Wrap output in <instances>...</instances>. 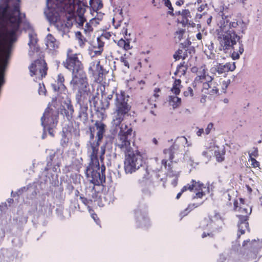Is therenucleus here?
Here are the masks:
<instances>
[{
	"label": "nucleus",
	"mask_w": 262,
	"mask_h": 262,
	"mask_svg": "<svg viewBox=\"0 0 262 262\" xmlns=\"http://www.w3.org/2000/svg\"><path fill=\"white\" fill-rule=\"evenodd\" d=\"M249 21L242 19L230 20L227 16L222 17L219 27L216 30L219 50L224 53L230 54L233 60L239 58L244 51V45L239 34H245Z\"/></svg>",
	"instance_id": "f257e3e1"
},
{
	"label": "nucleus",
	"mask_w": 262,
	"mask_h": 262,
	"mask_svg": "<svg viewBox=\"0 0 262 262\" xmlns=\"http://www.w3.org/2000/svg\"><path fill=\"white\" fill-rule=\"evenodd\" d=\"M106 125L101 121H96L93 125L90 126L88 133L90 139L87 143L88 154L90 162L85 170V174L95 184H101L105 180V166L100 167L99 157L101 161L105 151V146H101L100 155H99L100 143L106 132Z\"/></svg>",
	"instance_id": "f03ea898"
},
{
	"label": "nucleus",
	"mask_w": 262,
	"mask_h": 262,
	"mask_svg": "<svg viewBox=\"0 0 262 262\" xmlns=\"http://www.w3.org/2000/svg\"><path fill=\"white\" fill-rule=\"evenodd\" d=\"M115 99V107L113 114L112 125L116 128L120 129L115 144L116 147H118L124 154L130 152L132 149L130 143L132 137L133 129L127 125L124 127L120 126L121 122L123 121L126 115L130 110L131 106L128 103V96L126 97L124 92L120 94L116 93Z\"/></svg>",
	"instance_id": "7ed1b4c3"
},
{
	"label": "nucleus",
	"mask_w": 262,
	"mask_h": 262,
	"mask_svg": "<svg viewBox=\"0 0 262 262\" xmlns=\"http://www.w3.org/2000/svg\"><path fill=\"white\" fill-rule=\"evenodd\" d=\"M71 52V50H68L66 61L63 62L64 67L72 73V79L70 84L73 90L77 89V92H90L87 78L83 71L82 64L79 60L77 54H70Z\"/></svg>",
	"instance_id": "20e7f679"
},
{
	"label": "nucleus",
	"mask_w": 262,
	"mask_h": 262,
	"mask_svg": "<svg viewBox=\"0 0 262 262\" xmlns=\"http://www.w3.org/2000/svg\"><path fill=\"white\" fill-rule=\"evenodd\" d=\"M245 203L244 199L240 198L239 202L236 200L234 202V210L238 212L239 214H236V217L238 219L237 226L238 233L237 237H239L242 234L245 232V230H249L248 219L250 214L252 212V208Z\"/></svg>",
	"instance_id": "39448f33"
},
{
	"label": "nucleus",
	"mask_w": 262,
	"mask_h": 262,
	"mask_svg": "<svg viewBox=\"0 0 262 262\" xmlns=\"http://www.w3.org/2000/svg\"><path fill=\"white\" fill-rule=\"evenodd\" d=\"M143 165V156L138 150L125 153L124 171L131 174L140 169Z\"/></svg>",
	"instance_id": "423d86ee"
},
{
	"label": "nucleus",
	"mask_w": 262,
	"mask_h": 262,
	"mask_svg": "<svg viewBox=\"0 0 262 262\" xmlns=\"http://www.w3.org/2000/svg\"><path fill=\"white\" fill-rule=\"evenodd\" d=\"M47 17L50 23H54L55 26L61 32L62 35L68 32L69 28L73 25V18L66 17V19H61L60 16L57 13L49 12L47 14Z\"/></svg>",
	"instance_id": "0eeeda50"
},
{
	"label": "nucleus",
	"mask_w": 262,
	"mask_h": 262,
	"mask_svg": "<svg viewBox=\"0 0 262 262\" xmlns=\"http://www.w3.org/2000/svg\"><path fill=\"white\" fill-rule=\"evenodd\" d=\"M49 156L47 158V165L45 170L48 171L52 169L54 172L60 171V165L61 164V159L62 153L60 149H57L49 150Z\"/></svg>",
	"instance_id": "6e6552de"
},
{
	"label": "nucleus",
	"mask_w": 262,
	"mask_h": 262,
	"mask_svg": "<svg viewBox=\"0 0 262 262\" xmlns=\"http://www.w3.org/2000/svg\"><path fill=\"white\" fill-rule=\"evenodd\" d=\"M59 6L62 8L64 11L70 14L74 12L77 9V12L79 15H82L85 11L84 5L80 1L75 4V0H56Z\"/></svg>",
	"instance_id": "1a4fd4ad"
},
{
	"label": "nucleus",
	"mask_w": 262,
	"mask_h": 262,
	"mask_svg": "<svg viewBox=\"0 0 262 262\" xmlns=\"http://www.w3.org/2000/svg\"><path fill=\"white\" fill-rule=\"evenodd\" d=\"M31 76L38 75L39 79L45 77L47 73V63L43 59L35 60L29 67Z\"/></svg>",
	"instance_id": "9d476101"
},
{
	"label": "nucleus",
	"mask_w": 262,
	"mask_h": 262,
	"mask_svg": "<svg viewBox=\"0 0 262 262\" xmlns=\"http://www.w3.org/2000/svg\"><path fill=\"white\" fill-rule=\"evenodd\" d=\"M58 117V112L55 107L53 108L48 106L41 118V124L43 130H45L47 127L50 126L53 122L55 123V125H56Z\"/></svg>",
	"instance_id": "9b49d317"
},
{
	"label": "nucleus",
	"mask_w": 262,
	"mask_h": 262,
	"mask_svg": "<svg viewBox=\"0 0 262 262\" xmlns=\"http://www.w3.org/2000/svg\"><path fill=\"white\" fill-rule=\"evenodd\" d=\"M177 149V146L175 144H173L169 148L165 149L163 150L164 154L166 155H168L167 157L169 161H170V163L167 164V160L166 159H163L161 161V164L162 166H164L166 169H167L168 171V175L170 177H173L175 176L172 170L171 163H172L173 160L174 159V154Z\"/></svg>",
	"instance_id": "f8f14e48"
},
{
	"label": "nucleus",
	"mask_w": 262,
	"mask_h": 262,
	"mask_svg": "<svg viewBox=\"0 0 262 262\" xmlns=\"http://www.w3.org/2000/svg\"><path fill=\"white\" fill-rule=\"evenodd\" d=\"M135 213L137 226L139 227H147L150 225L149 220L147 215L146 207L142 209L138 208L135 210Z\"/></svg>",
	"instance_id": "ddd939ff"
},
{
	"label": "nucleus",
	"mask_w": 262,
	"mask_h": 262,
	"mask_svg": "<svg viewBox=\"0 0 262 262\" xmlns=\"http://www.w3.org/2000/svg\"><path fill=\"white\" fill-rule=\"evenodd\" d=\"M89 102L93 105L96 112H101V114H103L101 111H104L110 105V102L107 99H102L99 100L97 95H93L91 99L89 100Z\"/></svg>",
	"instance_id": "4468645a"
},
{
	"label": "nucleus",
	"mask_w": 262,
	"mask_h": 262,
	"mask_svg": "<svg viewBox=\"0 0 262 262\" xmlns=\"http://www.w3.org/2000/svg\"><path fill=\"white\" fill-rule=\"evenodd\" d=\"M236 68L235 62H227L225 64L217 63L214 67L211 69L212 73L217 72L219 75L225 74L227 72L233 71Z\"/></svg>",
	"instance_id": "2eb2a0df"
},
{
	"label": "nucleus",
	"mask_w": 262,
	"mask_h": 262,
	"mask_svg": "<svg viewBox=\"0 0 262 262\" xmlns=\"http://www.w3.org/2000/svg\"><path fill=\"white\" fill-rule=\"evenodd\" d=\"M29 41L28 45L30 48L29 51V55L32 56L35 52H38L39 48L37 45L38 39L37 38L36 34L33 31H31L29 33Z\"/></svg>",
	"instance_id": "dca6fc26"
},
{
	"label": "nucleus",
	"mask_w": 262,
	"mask_h": 262,
	"mask_svg": "<svg viewBox=\"0 0 262 262\" xmlns=\"http://www.w3.org/2000/svg\"><path fill=\"white\" fill-rule=\"evenodd\" d=\"M63 108L61 110V113L69 121H72L73 118L74 108L70 99L65 101Z\"/></svg>",
	"instance_id": "f3484780"
},
{
	"label": "nucleus",
	"mask_w": 262,
	"mask_h": 262,
	"mask_svg": "<svg viewBox=\"0 0 262 262\" xmlns=\"http://www.w3.org/2000/svg\"><path fill=\"white\" fill-rule=\"evenodd\" d=\"M64 78L62 74L58 75L57 80L54 83L51 84V86L54 92L59 93H64L66 91V87L64 84Z\"/></svg>",
	"instance_id": "a211bd4d"
},
{
	"label": "nucleus",
	"mask_w": 262,
	"mask_h": 262,
	"mask_svg": "<svg viewBox=\"0 0 262 262\" xmlns=\"http://www.w3.org/2000/svg\"><path fill=\"white\" fill-rule=\"evenodd\" d=\"M141 168L138 172L141 176V178L138 179V182L140 186H143L145 184H150L149 180L150 178V176L147 166L143 165Z\"/></svg>",
	"instance_id": "6ab92c4d"
},
{
	"label": "nucleus",
	"mask_w": 262,
	"mask_h": 262,
	"mask_svg": "<svg viewBox=\"0 0 262 262\" xmlns=\"http://www.w3.org/2000/svg\"><path fill=\"white\" fill-rule=\"evenodd\" d=\"M90 93V91L86 92H77L76 94V104L79 106H88L89 100L91 99L89 97Z\"/></svg>",
	"instance_id": "aec40b11"
},
{
	"label": "nucleus",
	"mask_w": 262,
	"mask_h": 262,
	"mask_svg": "<svg viewBox=\"0 0 262 262\" xmlns=\"http://www.w3.org/2000/svg\"><path fill=\"white\" fill-rule=\"evenodd\" d=\"M247 246L249 250L255 252L261 248L262 239L260 240L257 239L252 241H250V239L244 241L243 243V246L245 247Z\"/></svg>",
	"instance_id": "412c9836"
},
{
	"label": "nucleus",
	"mask_w": 262,
	"mask_h": 262,
	"mask_svg": "<svg viewBox=\"0 0 262 262\" xmlns=\"http://www.w3.org/2000/svg\"><path fill=\"white\" fill-rule=\"evenodd\" d=\"M14 253L12 250L3 249L0 252V262H13Z\"/></svg>",
	"instance_id": "4be33fe9"
},
{
	"label": "nucleus",
	"mask_w": 262,
	"mask_h": 262,
	"mask_svg": "<svg viewBox=\"0 0 262 262\" xmlns=\"http://www.w3.org/2000/svg\"><path fill=\"white\" fill-rule=\"evenodd\" d=\"M85 176H86L85 175ZM87 179L90 181V182L92 183L94 185L92 186H90L89 188L87 189L86 190V194L89 195V197L90 199H91V200L92 202L93 201H96L99 198V192L97 191L95 189V185L97 186H100L102 185L103 186H104V183H105V179L104 180V182L102 183V184H95L93 182L91 181V180L89 179L87 177H86Z\"/></svg>",
	"instance_id": "5701e85b"
},
{
	"label": "nucleus",
	"mask_w": 262,
	"mask_h": 262,
	"mask_svg": "<svg viewBox=\"0 0 262 262\" xmlns=\"http://www.w3.org/2000/svg\"><path fill=\"white\" fill-rule=\"evenodd\" d=\"M59 41L51 34H48L46 37V45L51 51H55L59 47Z\"/></svg>",
	"instance_id": "b1692460"
},
{
	"label": "nucleus",
	"mask_w": 262,
	"mask_h": 262,
	"mask_svg": "<svg viewBox=\"0 0 262 262\" xmlns=\"http://www.w3.org/2000/svg\"><path fill=\"white\" fill-rule=\"evenodd\" d=\"M77 119L86 124L89 121L88 106H79Z\"/></svg>",
	"instance_id": "393cba45"
},
{
	"label": "nucleus",
	"mask_w": 262,
	"mask_h": 262,
	"mask_svg": "<svg viewBox=\"0 0 262 262\" xmlns=\"http://www.w3.org/2000/svg\"><path fill=\"white\" fill-rule=\"evenodd\" d=\"M38 209L42 212H47L48 210L50 211L52 209V204L48 200L46 199L44 194L42 195L41 200L39 202Z\"/></svg>",
	"instance_id": "a878e982"
},
{
	"label": "nucleus",
	"mask_w": 262,
	"mask_h": 262,
	"mask_svg": "<svg viewBox=\"0 0 262 262\" xmlns=\"http://www.w3.org/2000/svg\"><path fill=\"white\" fill-rule=\"evenodd\" d=\"M62 132L71 136H77L79 133L78 130L74 127L72 121H69V123L63 127Z\"/></svg>",
	"instance_id": "bb28decb"
},
{
	"label": "nucleus",
	"mask_w": 262,
	"mask_h": 262,
	"mask_svg": "<svg viewBox=\"0 0 262 262\" xmlns=\"http://www.w3.org/2000/svg\"><path fill=\"white\" fill-rule=\"evenodd\" d=\"M181 80L180 79H175L174 82L172 84V86L170 89V91L177 96L179 95L181 92Z\"/></svg>",
	"instance_id": "cd10ccee"
},
{
	"label": "nucleus",
	"mask_w": 262,
	"mask_h": 262,
	"mask_svg": "<svg viewBox=\"0 0 262 262\" xmlns=\"http://www.w3.org/2000/svg\"><path fill=\"white\" fill-rule=\"evenodd\" d=\"M125 39L121 38L118 41V46L123 48L124 50L127 51L131 49L132 47L130 45L129 39L125 37Z\"/></svg>",
	"instance_id": "c85d7f7f"
},
{
	"label": "nucleus",
	"mask_w": 262,
	"mask_h": 262,
	"mask_svg": "<svg viewBox=\"0 0 262 262\" xmlns=\"http://www.w3.org/2000/svg\"><path fill=\"white\" fill-rule=\"evenodd\" d=\"M90 5L91 9L95 12H97L103 7L101 0H90Z\"/></svg>",
	"instance_id": "c756f323"
},
{
	"label": "nucleus",
	"mask_w": 262,
	"mask_h": 262,
	"mask_svg": "<svg viewBox=\"0 0 262 262\" xmlns=\"http://www.w3.org/2000/svg\"><path fill=\"white\" fill-rule=\"evenodd\" d=\"M169 102L173 108L179 107L181 103V99L177 96H169Z\"/></svg>",
	"instance_id": "7c9ffc66"
},
{
	"label": "nucleus",
	"mask_w": 262,
	"mask_h": 262,
	"mask_svg": "<svg viewBox=\"0 0 262 262\" xmlns=\"http://www.w3.org/2000/svg\"><path fill=\"white\" fill-rule=\"evenodd\" d=\"M203 203V202H202L200 203H192L189 204L187 207L181 212V215L182 217L187 215L189 213V212H190L191 210L200 206Z\"/></svg>",
	"instance_id": "2f4dec72"
},
{
	"label": "nucleus",
	"mask_w": 262,
	"mask_h": 262,
	"mask_svg": "<svg viewBox=\"0 0 262 262\" xmlns=\"http://www.w3.org/2000/svg\"><path fill=\"white\" fill-rule=\"evenodd\" d=\"M187 185H192V189L189 190L190 191H192L193 189L197 191H202L203 188H205L203 183L200 181L196 182L194 180H191V184H187Z\"/></svg>",
	"instance_id": "473e14b6"
},
{
	"label": "nucleus",
	"mask_w": 262,
	"mask_h": 262,
	"mask_svg": "<svg viewBox=\"0 0 262 262\" xmlns=\"http://www.w3.org/2000/svg\"><path fill=\"white\" fill-rule=\"evenodd\" d=\"M149 184L144 185L143 186H141L142 195L143 198H147L151 195L152 192L149 187Z\"/></svg>",
	"instance_id": "72a5a7b5"
},
{
	"label": "nucleus",
	"mask_w": 262,
	"mask_h": 262,
	"mask_svg": "<svg viewBox=\"0 0 262 262\" xmlns=\"http://www.w3.org/2000/svg\"><path fill=\"white\" fill-rule=\"evenodd\" d=\"M31 187H30L29 191L31 193V198L33 199L35 198L38 193H39V189L37 188L38 183L34 182L32 184H30Z\"/></svg>",
	"instance_id": "f704fd0d"
},
{
	"label": "nucleus",
	"mask_w": 262,
	"mask_h": 262,
	"mask_svg": "<svg viewBox=\"0 0 262 262\" xmlns=\"http://www.w3.org/2000/svg\"><path fill=\"white\" fill-rule=\"evenodd\" d=\"M187 70V65L185 64V62L183 61V62H181L180 64L177 66L174 74L176 75L177 73H180L181 75H184Z\"/></svg>",
	"instance_id": "c9c22d12"
},
{
	"label": "nucleus",
	"mask_w": 262,
	"mask_h": 262,
	"mask_svg": "<svg viewBox=\"0 0 262 262\" xmlns=\"http://www.w3.org/2000/svg\"><path fill=\"white\" fill-rule=\"evenodd\" d=\"M97 45L98 50L95 51V55H100L103 51V47L104 45V39L103 38H101V36H99L97 38Z\"/></svg>",
	"instance_id": "e433bc0d"
},
{
	"label": "nucleus",
	"mask_w": 262,
	"mask_h": 262,
	"mask_svg": "<svg viewBox=\"0 0 262 262\" xmlns=\"http://www.w3.org/2000/svg\"><path fill=\"white\" fill-rule=\"evenodd\" d=\"M96 21V19L95 18H93L90 20V23H86L84 28V32L86 35H90L91 33L93 31V30L91 24H93L94 22Z\"/></svg>",
	"instance_id": "4c0bfd02"
},
{
	"label": "nucleus",
	"mask_w": 262,
	"mask_h": 262,
	"mask_svg": "<svg viewBox=\"0 0 262 262\" xmlns=\"http://www.w3.org/2000/svg\"><path fill=\"white\" fill-rule=\"evenodd\" d=\"M70 136L71 135L62 131L60 144L62 147H64L67 146Z\"/></svg>",
	"instance_id": "58836bf2"
},
{
	"label": "nucleus",
	"mask_w": 262,
	"mask_h": 262,
	"mask_svg": "<svg viewBox=\"0 0 262 262\" xmlns=\"http://www.w3.org/2000/svg\"><path fill=\"white\" fill-rule=\"evenodd\" d=\"M181 15L183 19L181 21V23L185 25L187 23L188 17H190V13L188 9H184L182 11Z\"/></svg>",
	"instance_id": "ea45409f"
},
{
	"label": "nucleus",
	"mask_w": 262,
	"mask_h": 262,
	"mask_svg": "<svg viewBox=\"0 0 262 262\" xmlns=\"http://www.w3.org/2000/svg\"><path fill=\"white\" fill-rule=\"evenodd\" d=\"M80 174H72L70 176V179L71 181L70 182H72L76 186H79L80 185Z\"/></svg>",
	"instance_id": "a19ab883"
},
{
	"label": "nucleus",
	"mask_w": 262,
	"mask_h": 262,
	"mask_svg": "<svg viewBox=\"0 0 262 262\" xmlns=\"http://www.w3.org/2000/svg\"><path fill=\"white\" fill-rule=\"evenodd\" d=\"M199 18H202V19L206 21L208 26L210 25L212 17L210 14H208L207 13H203L202 15L201 14H197L196 15Z\"/></svg>",
	"instance_id": "79ce46f5"
},
{
	"label": "nucleus",
	"mask_w": 262,
	"mask_h": 262,
	"mask_svg": "<svg viewBox=\"0 0 262 262\" xmlns=\"http://www.w3.org/2000/svg\"><path fill=\"white\" fill-rule=\"evenodd\" d=\"M76 21V25L78 28H81L83 27L84 23L86 21L85 18L82 15H79L78 17L75 18Z\"/></svg>",
	"instance_id": "37998d69"
},
{
	"label": "nucleus",
	"mask_w": 262,
	"mask_h": 262,
	"mask_svg": "<svg viewBox=\"0 0 262 262\" xmlns=\"http://www.w3.org/2000/svg\"><path fill=\"white\" fill-rule=\"evenodd\" d=\"M120 61L124 64V66L127 67L128 69L129 68V63L128 55L124 54L123 55L121 56L120 57Z\"/></svg>",
	"instance_id": "c03bdc74"
},
{
	"label": "nucleus",
	"mask_w": 262,
	"mask_h": 262,
	"mask_svg": "<svg viewBox=\"0 0 262 262\" xmlns=\"http://www.w3.org/2000/svg\"><path fill=\"white\" fill-rule=\"evenodd\" d=\"M225 151H223L221 152L220 151H215V156L216 160L218 162H221L224 160L225 159Z\"/></svg>",
	"instance_id": "a18cd8bd"
},
{
	"label": "nucleus",
	"mask_w": 262,
	"mask_h": 262,
	"mask_svg": "<svg viewBox=\"0 0 262 262\" xmlns=\"http://www.w3.org/2000/svg\"><path fill=\"white\" fill-rule=\"evenodd\" d=\"M164 2L165 6L169 9V11L167 12L168 14L173 16H174L173 8L172 7L170 1L169 0H164Z\"/></svg>",
	"instance_id": "49530a36"
},
{
	"label": "nucleus",
	"mask_w": 262,
	"mask_h": 262,
	"mask_svg": "<svg viewBox=\"0 0 262 262\" xmlns=\"http://www.w3.org/2000/svg\"><path fill=\"white\" fill-rule=\"evenodd\" d=\"M76 38L78 39L79 43L80 46H83L84 44V42L86 41V39L83 37L80 32H77L76 33Z\"/></svg>",
	"instance_id": "de8ad7c7"
},
{
	"label": "nucleus",
	"mask_w": 262,
	"mask_h": 262,
	"mask_svg": "<svg viewBox=\"0 0 262 262\" xmlns=\"http://www.w3.org/2000/svg\"><path fill=\"white\" fill-rule=\"evenodd\" d=\"M192 185H186L182 187V188L181 189V191L177 194V195L176 196V199H179L181 197L182 194L183 192H184L185 191H186L187 190H191L192 189Z\"/></svg>",
	"instance_id": "09e8293b"
},
{
	"label": "nucleus",
	"mask_w": 262,
	"mask_h": 262,
	"mask_svg": "<svg viewBox=\"0 0 262 262\" xmlns=\"http://www.w3.org/2000/svg\"><path fill=\"white\" fill-rule=\"evenodd\" d=\"M80 199L81 201V202L89 209L90 205L91 204L92 202L91 199H90L89 198H87L83 196V195H80Z\"/></svg>",
	"instance_id": "8fccbe9b"
},
{
	"label": "nucleus",
	"mask_w": 262,
	"mask_h": 262,
	"mask_svg": "<svg viewBox=\"0 0 262 262\" xmlns=\"http://www.w3.org/2000/svg\"><path fill=\"white\" fill-rule=\"evenodd\" d=\"M237 4L244 9L247 10L248 6L247 0H236Z\"/></svg>",
	"instance_id": "3c124183"
},
{
	"label": "nucleus",
	"mask_w": 262,
	"mask_h": 262,
	"mask_svg": "<svg viewBox=\"0 0 262 262\" xmlns=\"http://www.w3.org/2000/svg\"><path fill=\"white\" fill-rule=\"evenodd\" d=\"M38 92L39 95H46L47 91H46L45 86L43 83H39V88L38 89Z\"/></svg>",
	"instance_id": "603ef678"
},
{
	"label": "nucleus",
	"mask_w": 262,
	"mask_h": 262,
	"mask_svg": "<svg viewBox=\"0 0 262 262\" xmlns=\"http://www.w3.org/2000/svg\"><path fill=\"white\" fill-rule=\"evenodd\" d=\"M66 190L69 195H71L73 193V192L74 190V187L72 185V182H67V185L66 187Z\"/></svg>",
	"instance_id": "864d4df0"
},
{
	"label": "nucleus",
	"mask_w": 262,
	"mask_h": 262,
	"mask_svg": "<svg viewBox=\"0 0 262 262\" xmlns=\"http://www.w3.org/2000/svg\"><path fill=\"white\" fill-rule=\"evenodd\" d=\"M89 212H90L91 214L92 217L93 219V220L95 221L96 224L100 226V221L99 219V218L97 216V215L93 212V210L89 208Z\"/></svg>",
	"instance_id": "5fc2aeb1"
},
{
	"label": "nucleus",
	"mask_w": 262,
	"mask_h": 262,
	"mask_svg": "<svg viewBox=\"0 0 262 262\" xmlns=\"http://www.w3.org/2000/svg\"><path fill=\"white\" fill-rule=\"evenodd\" d=\"M50 126L47 127L46 130L48 131V133L50 136L54 137V128L56 127V125H55V123L53 122L51 124Z\"/></svg>",
	"instance_id": "6e6d98bb"
},
{
	"label": "nucleus",
	"mask_w": 262,
	"mask_h": 262,
	"mask_svg": "<svg viewBox=\"0 0 262 262\" xmlns=\"http://www.w3.org/2000/svg\"><path fill=\"white\" fill-rule=\"evenodd\" d=\"M206 77L205 73H204L203 75L198 76L195 77L194 82L192 83V85L193 87H195L196 85L197 82H201V80L202 79H204Z\"/></svg>",
	"instance_id": "4d7b16f0"
},
{
	"label": "nucleus",
	"mask_w": 262,
	"mask_h": 262,
	"mask_svg": "<svg viewBox=\"0 0 262 262\" xmlns=\"http://www.w3.org/2000/svg\"><path fill=\"white\" fill-rule=\"evenodd\" d=\"M210 95H214L219 94V90L216 86H213L211 90H209L207 92H205Z\"/></svg>",
	"instance_id": "13d9d810"
},
{
	"label": "nucleus",
	"mask_w": 262,
	"mask_h": 262,
	"mask_svg": "<svg viewBox=\"0 0 262 262\" xmlns=\"http://www.w3.org/2000/svg\"><path fill=\"white\" fill-rule=\"evenodd\" d=\"M96 68L99 76H100L101 75H102L103 74V67L100 65V61L97 63Z\"/></svg>",
	"instance_id": "bf43d9fd"
},
{
	"label": "nucleus",
	"mask_w": 262,
	"mask_h": 262,
	"mask_svg": "<svg viewBox=\"0 0 262 262\" xmlns=\"http://www.w3.org/2000/svg\"><path fill=\"white\" fill-rule=\"evenodd\" d=\"M182 53L183 50L181 49H179L173 55V58L176 60H179L182 58Z\"/></svg>",
	"instance_id": "052dcab7"
},
{
	"label": "nucleus",
	"mask_w": 262,
	"mask_h": 262,
	"mask_svg": "<svg viewBox=\"0 0 262 262\" xmlns=\"http://www.w3.org/2000/svg\"><path fill=\"white\" fill-rule=\"evenodd\" d=\"M183 95L185 97L189 96L192 97L193 96V90L191 87H188L186 91H184Z\"/></svg>",
	"instance_id": "680f3d73"
},
{
	"label": "nucleus",
	"mask_w": 262,
	"mask_h": 262,
	"mask_svg": "<svg viewBox=\"0 0 262 262\" xmlns=\"http://www.w3.org/2000/svg\"><path fill=\"white\" fill-rule=\"evenodd\" d=\"M30 187H31V185L29 184L27 186H25V187H23L20 188V189H19L17 191H16L15 193H19V195H20L21 193H23V192L26 191L27 190H29Z\"/></svg>",
	"instance_id": "e2e57ef3"
},
{
	"label": "nucleus",
	"mask_w": 262,
	"mask_h": 262,
	"mask_svg": "<svg viewBox=\"0 0 262 262\" xmlns=\"http://www.w3.org/2000/svg\"><path fill=\"white\" fill-rule=\"evenodd\" d=\"M100 36H101V38H103L104 40H108L112 36V34L109 32H105L102 33Z\"/></svg>",
	"instance_id": "0e129e2a"
},
{
	"label": "nucleus",
	"mask_w": 262,
	"mask_h": 262,
	"mask_svg": "<svg viewBox=\"0 0 262 262\" xmlns=\"http://www.w3.org/2000/svg\"><path fill=\"white\" fill-rule=\"evenodd\" d=\"M212 224L213 223L211 221L205 219L201 223L202 228L205 229V225L211 226Z\"/></svg>",
	"instance_id": "69168bd1"
},
{
	"label": "nucleus",
	"mask_w": 262,
	"mask_h": 262,
	"mask_svg": "<svg viewBox=\"0 0 262 262\" xmlns=\"http://www.w3.org/2000/svg\"><path fill=\"white\" fill-rule=\"evenodd\" d=\"M185 32V29H180L178 31H176V34L178 35V38L179 40H181Z\"/></svg>",
	"instance_id": "338daca9"
},
{
	"label": "nucleus",
	"mask_w": 262,
	"mask_h": 262,
	"mask_svg": "<svg viewBox=\"0 0 262 262\" xmlns=\"http://www.w3.org/2000/svg\"><path fill=\"white\" fill-rule=\"evenodd\" d=\"M249 160L251 161V164L254 167H258L259 166V163L254 158H251Z\"/></svg>",
	"instance_id": "774afa93"
}]
</instances>
